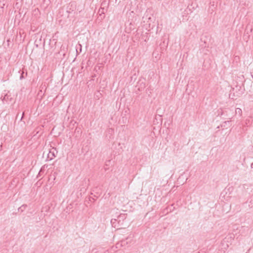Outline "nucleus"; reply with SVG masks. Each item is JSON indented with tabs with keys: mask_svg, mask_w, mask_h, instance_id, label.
<instances>
[{
	"mask_svg": "<svg viewBox=\"0 0 253 253\" xmlns=\"http://www.w3.org/2000/svg\"><path fill=\"white\" fill-rule=\"evenodd\" d=\"M137 86L139 91H142L146 86L145 83L144 82H142L141 80L139 81Z\"/></svg>",
	"mask_w": 253,
	"mask_h": 253,
	"instance_id": "f03ea898",
	"label": "nucleus"
},
{
	"mask_svg": "<svg viewBox=\"0 0 253 253\" xmlns=\"http://www.w3.org/2000/svg\"><path fill=\"white\" fill-rule=\"evenodd\" d=\"M70 6H71V7H72V6H75V3H74V2H71V3H70Z\"/></svg>",
	"mask_w": 253,
	"mask_h": 253,
	"instance_id": "9d476101",
	"label": "nucleus"
},
{
	"mask_svg": "<svg viewBox=\"0 0 253 253\" xmlns=\"http://www.w3.org/2000/svg\"><path fill=\"white\" fill-rule=\"evenodd\" d=\"M57 151L56 149L52 148V151L50 150L48 154L47 158H49L50 160L53 159V158L55 157L56 154H57Z\"/></svg>",
	"mask_w": 253,
	"mask_h": 253,
	"instance_id": "f257e3e1",
	"label": "nucleus"
},
{
	"mask_svg": "<svg viewBox=\"0 0 253 253\" xmlns=\"http://www.w3.org/2000/svg\"><path fill=\"white\" fill-rule=\"evenodd\" d=\"M225 247H224L225 249H226V248L228 247V245L227 244H226Z\"/></svg>",
	"mask_w": 253,
	"mask_h": 253,
	"instance_id": "ddd939ff",
	"label": "nucleus"
},
{
	"mask_svg": "<svg viewBox=\"0 0 253 253\" xmlns=\"http://www.w3.org/2000/svg\"><path fill=\"white\" fill-rule=\"evenodd\" d=\"M67 12H68V13H70L71 12V11L70 10H68L67 11Z\"/></svg>",
	"mask_w": 253,
	"mask_h": 253,
	"instance_id": "dca6fc26",
	"label": "nucleus"
},
{
	"mask_svg": "<svg viewBox=\"0 0 253 253\" xmlns=\"http://www.w3.org/2000/svg\"><path fill=\"white\" fill-rule=\"evenodd\" d=\"M225 243V241H224L223 242H222V244L223 246H224Z\"/></svg>",
	"mask_w": 253,
	"mask_h": 253,
	"instance_id": "4468645a",
	"label": "nucleus"
},
{
	"mask_svg": "<svg viewBox=\"0 0 253 253\" xmlns=\"http://www.w3.org/2000/svg\"><path fill=\"white\" fill-rule=\"evenodd\" d=\"M92 200H93V201H94V200H95V199H94L93 197H90L89 198V201H92Z\"/></svg>",
	"mask_w": 253,
	"mask_h": 253,
	"instance_id": "9b49d317",
	"label": "nucleus"
},
{
	"mask_svg": "<svg viewBox=\"0 0 253 253\" xmlns=\"http://www.w3.org/2000/svg\"><path fill=\"white\" fill-rule=\"evenodd\" d=\"M24 74V72L23 71H22V73H21V75L20 76V80H22L25 78Z\"/></svg>",
	"mask_w": 253,
	"mask_h": 253,
	"instance_id": "423d86ee",
	"label": "nucleus"
},
{
	"mask_svg": "<svg viewBox=\"0 0 253 253\" xmlns=\"http://www.w3.org/2000/svg\"><path fill=\"white\" fill-rule=\"evenodd\" d=\"M124 217H125V215L124 214V215H121V214L120 215L118 216V220H119V222L121 221V219H123Z\"/></svg>",
	"mask_w": 253,
	"mask_h": 253,
	"instance_id": "0eeeda50",
	"label": "nucleus"
},
{
	"mask_svg": "<svg viewBox=\"0 0 253 253\" xmlns=\"http://www.w3.org/2000/svg\"><path fill=\"white\" fill-rule=\"evenodd\" d=\"M105 165L107 166L108 165V164L106 163Z\"/></svg>",
	"mask_w": 253,
	"mask_h": 253,
	"instance_id": "aec40b11",
	"label": "nucleus"
},
{
	"mask_svg": "<svg viewBox=\"0 0 253 253\" xmlns=\"http://www.w3.org/2000/svg\"><path fill=\"white\" fill-rule=\"evenodd\" d=\"M108 163H110V160H109V161H108Z\"/></svg>",
	"mask_w": 253,
	"mask_h": 253,
	"instance_id": "4be33fe9",
	"label": "nucleus"
},
{
	"mask_svg": "<svg viewBox=\"0 0 253 253\" xmlns=\"http://www.w3.org/2000/svg\"><path fill=\"white\" fill-rule=\"evenodd\" d=\"M79 46H80V49H79V51H78V49H76L77 54H79L82 51V45L80 44Z\"/></svg>",
	"mask_w": 253,
	"mask_h": 253,
	"instance_id": "1a4fd4ad",
	"label": "nucleus"
},
{
	"mask_svg": "<svg viewBox=\"0 0 253 253\" xmlns=\"http://www.w3.org/2000/svg\"><path fill=\"white\" fill-rule=\"evenodd\" d=\"M235 113L236 114H238L239 116H241L242 113V110L240 108H236L235 110Z\"/></svg>",
	"mask_w": 253,
	"mask_h": 253,
	"instance_id": "39448f33",
	"label": "nucleus"
},
{
	"mask_svg": "<svg viewBox=\"0 0 253 253\" xmlns=\"http://www.w3.org/2000/svg\"><path fill=\"white\" fill-rule=\"evenodd\" d=\"M251 168L253 169V163L251 164Z\"/></svg>",
	"mask_w": 253,
	"mask_h": 253,
	"instance_id": "2eb2a0df",
	"label": "nucleus"
},
{
	"mask_svg": "<svg viewBox=\"0 0 253 253\" xmlns=\"http://www.w3.org/2000/svg\"><path fill=\"white\" fill-rule=\"evenodd\" d=\"M18 116V114L16 116V118H17Z\"/></svg>",
	"mask_w": 253,
	"mask_h": 253,
	"instance_id": "412c9836",
	"label": "nucleus"
},
{
	"mask_svg": "<svg viewBox=\"0 0 253 253\" xmlns=\"http://www.w3.org/2000/svg\"><path fill=\"white\" fill-rule=\"evenodd\" d=\"M24 112H23L22 113V117L21 118H20V121H21L23 118V116H24Z\"/></svg>",
	"mask_w": 253,
	"mask_h": 253,
	"instance_id": "f8f14e48",
	"label": "nucleus"
},
{
	"mask_svg": "<svg viewBox=\"0 0 253 253\" xmlns=\"http://www.w3.org/2000/svg\"><path fill=\"white\" fill-rule=\"evenodd\" d=\"M105 170H107V169L106 168H104Z\"/></svg>",
	"mask_w": 253,
	"mask_h": 253,
	"instance_id": "6ab92c4d",
	"label": "nucleus"
},
{
	"mask_svg": "<svg viewBox=\"0 0 253 253\" xmlns=\"http://www.w3.org/2000/svg\"><path fill=\"white\" fill-rule=\"evenodd\" d=\"M9 96L8 95L5 94L3 97L1 96L0 98L2 102L4 103L5 102H7L8 101V100L9 99Z\"/></svg>",
	"mask_w": 253,
	"mask_h": 253,
	"instance_id": "7ed1b4c3",
	"label": "nucleus"
},
{
	"mask_svg": "<svg viewBox=\"0 0 253 253\" xmlns=\"http://www.w3.org/2000/svg\"><path fill=\"white\" fill-rule=\"evenodd\" d=\"M27 205H23L20 207L18 208V211L20 212H23L27 208Z\"/></svg>",
	"mask_w": 253,
	"mask_h": 253,
	"instance_id": "20e7f679",
	"label": "nucleus"
},
{
	"mask_svg": "<svg viewBox=\"0 0 253 253\" xmlns=\"http://www.w3.org/2000/svg\"><path fill=\"white\" fill-rule=\"evenodd\" d=\"M79 46H80V49H79V51H78V49H76L77 54H79L82 51V45L80 44Z\"/></svg>",
	"mask_w": 253,
	"mask_h": 253,
	"instance_id": "6e6552de",
	"label": "nucleus"
},
{
	"mask_svg": "<svg viewBox=\"0 0 253 253\" xmlns=\"http://www.w3.org/2000/svg\"><path fill=\"white\" fill-rule=\"evenodd\" d=\"M62 54L64 56L65 55V53L63 52Z\"/></svg>",
	"mask_w": 253,
	"mask_h": 253,
	"instance_id": "f3484780",
	"label": "nucleus"
},
{
	"mask_svg": "<svg viewBox=\"0 0 253 253\" xmlns=\"http://www.w3.org/2000/svg\"><path fill=\"white\" fill-rule=\"evenodd\" d=\"M61 52H62V51L61 50L60 51H59V52H58V53H59V54H60Z\"/></svg>",
	"mask_w": 253,
	"mask_h": 253,
	"instance_id": "a211bd4d",
	"label": "nucleus"
}]
</instances>
